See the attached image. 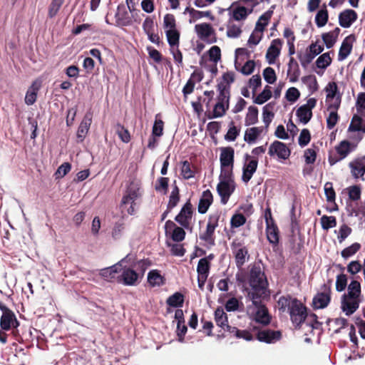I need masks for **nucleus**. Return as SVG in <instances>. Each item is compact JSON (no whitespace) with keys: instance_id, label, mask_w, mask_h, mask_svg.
Instances as JSON below:
<instances>
[{"instance_id":"nucleus-17","label":"nucleus","mask_w":365,"mask_h":365,"mask_svg":"<svg viewBox=\"0 0 365 365\" xmlns=\"http://www.w3.org/2000/svg\"><path fill=\"white\" fill-rule=\"evenodd\" d=\"M283 41L279 38H275L271 41L265 54V59L269 65L276 63L277 59L280 56Z\"/></svg>"},{"instance_id":"nucleus-40","label":"nucleus","mask_w":365,"mask_h":365,"mask_svg":"<svg viewBox=\"0 0 365 365\" xmlns=\"http://www.w3.org/2000/svg\"><path fill=\"white\" fill-rule=\"evenodd\" d=\"M329 19V14L327 9L326 5H323V6L317 11L315 16V24L316 25L321 28L324 26Z\"/></svg>"},{"instance_id":"nucleus-26","label":"nucleus","mask_w":365,"mask_h":365,"mask_svg":"<svg viewBox=\"0 0 365 365\" xmlns=\"http://www.w3.org/2000/svg\"><path fill=\"white\" fill-rule=\"evenodd\" d=\"M232 246L235 249L233 251L235 254V262L237 267H241L245 262L246 257L248 255L247 249L245 247H241V243L233 241Z\"/></svg>"},{"instance_id":"nucleus-59","label":"nucleus","mask_w":365,"mask_h":365,"mask_svg":"<svg viewBox=\"0 0 365 365\" xmlns=\"http://www.w3.org/2000/svg\"><path fill=\"white\" fill-rule=\"evenodd\" d=\"M301 74V71L299 66L294 67H288L287 76L289 77V82L295 83L298 81Z\"/></svg>"},{"instance_id":"nucleus-11","label":"nucleus","mask_w":365,"mask_h":365,"mask_svg":"<svg viewBox=\"0 0 365 365\" xmlns=\"http://www.w3.org/2000/svg\"><path fill=\"white\" fill-rule=\"evenodd\" d=\"M128 259H130V255H127L125 257L114 265L101 269L99 273L100 276L109 282L118 283L119 274L121 269V263L126 262Z\"/></svg>"},{"instance_id":"nucleus-27","label":"nucleus","mask_w":365,"mask_h":365,"mask_svg":"<svg viewBox=\"0 0 365 365\" xmlns=\"http://www.w3.org/2000/svg\"><path fill=\"white\" fill-rule=\"evenodd\" d=\"M326 92V102L327 106L333 104L336 100H339L341 104V96L338 91V86L335 82L329 83L324 88Z\"/></svg>"},{"instance_id":"nucleus-28","label":"nucleus","mask_w":365,"mask_h":365,"mask_svg":"<svg viewBox=\"0 0 365 365\" xmlns=\"http://www.w3.org/2000/svg\"><path fill=\"white\" fill-rule=\"evenodd\" d=\"M252 13L251 8H247L245 6H236L231 11L232 20L237 21H245L247 16Z\"/></svg>"},{"instance_id":"nucleus-58","label":"nucleus","mask_w":365,"mask_h":365,"mask_svg":"<svg viewBox=\"0 0 365 365\" xmlns=\"http://www.w3.org/2000/svg\"><path fill=\"white\" fill-rule=\"evenodd\" d=\"M63 1L64 0H52L48 8L49 18L52 19L57 14Z\"/></svg>"},{"instance_id":"nucleus-25","label":"nucleus","mask_w":365,"mask_h":365,"mask_svg":"<svg viewBox=\"0 0 365 365\" xmlns=\"http://www.w3.org/2000/svg\"><path fill=\"white\" fill-rule=\"evenodd\" d=\"M340 107L339 100H336L333 104L327 106L329 115L327 117V125L329 129H332L337 123L339 116L337 110Z\"/></svg>"},{"instance_id":"nucleus-56","label":"nucleus","mask_w":365,"mask_h":365,"mask_svg":"<svg viewBox=\"0 0 365 365\" xmlns=\"http://www.w3.org/2000/svg\"><path fill=\"white\" fill-rule=\"evenodd\" d=\"M262 79L259 75L252 76L248 81V87L252 89L253 96L255 95L257 88L261 86Z\"/></svg>"},{"instance_id":"nucleus-63","label":"nucleus","mask_w":365,"mask_h":365,"mask_svg":"<svg viewBox=\"0 0 365 365\" xmlns=\"http://www.w3.org/2000/svg\"><path fill=\"white\" fill-rule=\"evenodd\" d=\"M302 81L304 83L307 84L312 91L317 90L318 84L315 76L311 75L306 76L302 78Z\"/></svg>"},{"instance_id":"nucleus-33","label":"nucleus","mask_w":365,"mask_h":365,"mask_svg":"<svg viewBox=\"0 0 365 365\" xmlns=\"http://www.w3.org/2000/svg\"><path fill=\"white\" fill-rule=\"evenodd\" d=\"M340 33V29L336 27L334 30L322 35V40L327 48H331L336 42Z\"/></svg>"},{"instance_id":"nucleus-3","label":"nucleus","mask_w":365,"mask_h":365,"mask_svg":"<svg viewBox=\"0 0 365 365\" xmlns=\"http://www.w3.org/2000/svg\"><path fill=\"white\" fill-rule=\"evenodd\" d=\"M249 284L252 287V291L248 294L249 297L265 296L268 282L260 266L255 264L251 268Z\"/></svg>"},{"instance_id":"nucleus-37","label":"nucleus","mask_w":365,"mask_h":365,"mask_svg":"<svg viewBox=\"0 0 365 365\" xmlns=\"http://www.w3.org/2000/svg\"><path fill=\"white\" fill-rule=\"evenodd\" d=\"M165 278L157 269L151 270L148 274V282L152 287H160L165 284Z\"/></svg>"},{"instance_id":"nucleus-52","label":"nucleus","mask_w":365,"mask_h":365,"mask_svg":"<svg viewBox=\"0 0 365 365\" xmlns=\"http://www.w3.org/2000/svg\"><path fill=\"white\" fill-rule=\"evenodd\" d=\"M347 282L348 278L345 274L341 273L338 274L336 279V290L339 292L344 291L346 287H348Z\"/></svg>"},{"instance_id":"nucleus-43","label":"nucleus","mask_w":365,"mask_h":365,"mask_svg":"<svg viewBox=\"0 0 365 365\" xmlns=\"http://www.w3.org/2000/svg\"><path fill=\"white\" fill-rule=\"evenodd\" d=\"M166 303L170 307H181L184 303V295L177 292L167 299Z\"/></svg>"},{"instance_id":"nucleus-30","label":"nucleus","mask_w":365,"mask_h":365,"mask_svg":"<svg viewBox=\"0 0 365 365\" xmlns=\"http://www.w3.org/2000/svg\"><path fill=\"white\" fill-rule=\"evenodd\" d=\"M252 326L250 327V329H252ZM251 329H244L241 330L237 329L235 327H227V331L236 337L237 339H243L246 341H252L254 339L253 334L251 333Z\"/></svg>"},{"instance_id":"nucleus-35","label":"nucleus","mask_w":365,"mask_h":365,"mask_svg":"<svg viewBox=\"0 0 365 365\" xmlns=\"http://www.w3.org/2000/svg\"><path fill=\"white\" fill-rule=\"evenodd\" d=\"M242 34V25L235 23L231 19L227 24L226 35L230 38H237Z\"/></svg>"},{"instance_id":"nucleus-38","label":"nucleus","mask_w":365,"mask_h":365,"mask_svg":"<svg viewBox=\"0 0 365 365\" xmlns=\"http://www.w3.org/2000/svg\"><path fill=\"white\" fill-rule=\"evenodd\" d=\"M263 131L262 127H252L247 128L245 130L244 139L245 140L251 144L256 141L258 137L261 135Z\"/></svg>"},{"instance_id":"nucleus-51","label":"nucleus","mask_w":365,"mask_h":365,"mask_svg":"<svg viewBox=\"0 0 365 365\" xmlns=\"http://www.w3.org/2000/svg\"><path fill=\"white\" fill-rule=\"evenodd\" d=\"M181 175L185 179H190L194 177L195 170L192 169L190 163L185 160L181 165Z\"/></svg>"},{"instance_id":"nucleus-6","label":"nucleus","mask_w":365,"mask_h":365,"mask_svg":"<svg viewBox=\"0 0 365 365\" xmlns=\"http://www.w3.org/2000/svg\"><path fill=\"white\" fill-rule=\"evenodd\" d=\"M235 188L232 175H220V182L217 186L218 194L221 197L222 204H226Z\"/></svg>"},{"instance_id":"nucleus-24","label":"nucleus","mask_w":365,"mask_h":365,"mask_svg":"<svg viewBox=\"0 0 365 365\" xmlns=\"http://www.w3.org/2000/svg\"><path fill=\"white\" fill-rule=\"evenodd\" d=\"M184 14H188L190 16L189 23L192 24L202 18H207L211 21L215 20V16L210 11H198L193 8L187 7Z\"/></svg>"},{"instance_id":"nucleus-18","label":"nucleus","mask_w":365,"mask_h":365,"mask_svg":"<svg viewBox=\"0 0 365 365\" xmlns=\"http://www.w3.org/2000/svg\"><path fill=\"white\" fill-rule=\"evenodd\" d=\"M352 177L355 179L363 178L365 174V155L354 158L349 163Z\"/></svg>"},{"instance_id":"nucleus-21","label":"nucleus","mask_w":365,"mask_h":365,"mask_svg":"<svg viewBox=\"0 0 365 365\" xmlns=\"http://www.w3.org/2000/svg\"><path fill=\"white\" fill-rule=\"evenodd\" d=\"M357 13L352 9H345L339 14V24L343 28H349L357 19Z\"/></svg>"},{"instance_id":"nucleus-55","label":"nucleus","mask_w":365,"mask_h":365,"mask_svg":"<svg viewBox=\"0 0 365 365\" xmlns=\"http://www.w3.org/2000/svg\"><path fill=\"white\" fill-rule=\"evenodd\" d=\"M215 230H206L200 235V239L205 241L208 246L215 245Z\"/></svg>"},{"instance_id":"nucleus-45","label":"nucleus","mask_w":365,"mask_h":365,"mask_svg":"<svg viewBox=\"0 0 365 365\" xmlns=\"http://www.w3.org/2000/svg\"><path fill=\"white\" fill-rule=\"evenodd\" d=\"M293 299L289 294L280 297L277 301L279 310L282 312H289L292 307Z\"/></svg>"},{"instance_id":"nucleus-5","label":"nucleus","mask_w":365,"mask_h":365,"mask_svg":"<svg viewBox=\"0 0 365 365\" xmlns=\"http://www.w3.org/2000/svg\"><path fill=\"white\" fill-rule=\"evenodd\" d=\"M361 138L362 136H359L356 142H351L347 140H341L335 146V150L337 156L329 155L328 159L329 164L331 165H334L337 162L346 158L356 148L358 143Z\"/></svg>"},{"instance_id":"nucleus-29","label":"nucleus","mask_w":365,"mask_h":365,"mask_svg":"<svg viewBox=\"0 0 365 365\" xmlns=\"http://www.w3.org/2000/svg\"><path fill=\"white\" fill-rule=\"evenodd\" d=\"M92 122V116L90 113H87L85 115L83 119L82 120L77 131V138L83 141L85 137L86 136L91 124Z\"/></svg>"},{"instance_id":"nucleus-62","label":"nucleus","mask_w":365,"mask_h":365,"mask_svg":"<svg viewBox=\"0 0 365 365\" xmlns=\"http://www.w3.org/2000/svg\"><path fill=\"white\" fill-rule=\"evenodd\" d=\"M71 165L69 163H63L55 173L56 178H62L70 172Z\"/></svg>"},{"instance_id":"nucleus-44","label":"nucleus","mask_w":365,"mask_h":365,"mask_svg":"<svg viewBox=\"0 0 365 365\" xmlns=\"http://www.w3.org/2000/svg\"><path fill=\"white\" fill-rule=\"evenodd\" d=\"M210 267L211 263L208 262L207 258L200 259L197 266V275L208 277Z\"/></svg>"},{"instance_id":"nucleus-19","label":"nucleus","mask_w":365,"mask_h":365,"mask_svg":"<svg viewBox=\"0 0 365 365\" xmlns=\"http://www.w3.org/2000/svg\"><path fill=\"white\" fill-rule=\"evenodd\" d=\"M355 41L356 38L353 34L349 35L343 40L338 53L339 61H342L349 56L352 51L353 44Z\"/></svg>"},{"instance_id":"nucleus-7","label":"nucleus","mask_w":365,"mask_h":365,"mask_svg":"<svg viewBox=\"0 0 365 365\" xmlns=\"http://www.w3.org/2000/svg\"><path fill=\"white\" fill-rule=\"evenodd\" d=\"M288 312L292 324L296 328H300L307 317L306 306L297 298H294L292 307Z\"/></svg>"},{"instance_id":"nucleus-31","label":"nucleus","mask_w":365,"mask_h":365,"mask_svg":"<svg viewBox=\"0 0 365 365\" xmlns=\"http://www.w3.org/2000/svg\"><path fill=\"white\" fill-rule=\"evenodd\" d=\"M212 195L209 190L202 192L198 204V212L201 214L205 213L212 202Z\"/></svg>"},{"instance_id":"nucleus-1","label":"nucleus","mask_w":365,"mask_h":365,"mask_svg":"<svg viewBox=\"0 0 365 365\" xmlns=\"http://www.w3.org/2000/svg\"><path fill=\"white\" fill-rule=\"evenodd\" d=\"M362 298L360 282L356 279L351 280L347 287V291L341 297V311L346 316H351L359 309Z\"/></svg>"},{"instance_id":"nucleus-36","label":"nucleus","mask_w":365,"mask_h":365,"mask_svg":"<svg viewBox=\"0 0 365 365\" xmlns=\"http://www.w3.org/2000/svg\"><path fill=\"white\" fill-rule=\"evenodd\" d=\"M215 321L216 324L227 331V327H231L228 324V318L227 314L221 307H217L215 311Z\"/></svg>"},{"instance_id":"nucleus-9","label":"nucleus","mask_w":365,"mask_h":365,"mask_svg":"<svg viewBox=\"0 0 365 365\" xmlns=\"http://www.w3.org/2000/svg\"><path fill=\"white\" fill-rule=\"evenodd\" d=\"M235 150L232 147L221 148L220 161L221 166L220 174L232 175L234 165Z\"/></svg>"},{"instance_id":"nucleus-54","label":"nucleus","mask_w":365,"mask_h":365,"mask_svg":"<svg viewBox=\"0 0 365 365\" xmlns=\"http://www.w3.org/2000/svg\"><path fill=\"white\" fill-rule=\"evenodd\" d=\"M360 248L361 245L359 243L355 242L341 251V257L344 259H347L356 254L360 250Z\"/></svg>"},{"instance_id":"nucleus-46","label":"nucleus","mask_w":365,"mask_h":365,"mask_svg":"<svg viewBox=\"0 0 365 365\" xmlns=\"http://www.w3.org/2000/svg\"><path fill=\"white\" fill-rule=\"evenodd\" d=\"M258 121V109L255 106H250L245 117V125H254Z\"/></svg>"},{"instance_id":"nucleus-42","label":"nucleus","mask_w":365,"mask_h":365,"mask_svg":"<svg viewBox=\"0 0 365 365\" xmlns=\"http://www.w3.org/2000/svg\"><path fill=\"white\" fill-rule=\"evenodd\" d=\"M349 131H361L362 133H365V122L364 120L359 115H354L352 118L351 122L349 126Z\"/></svg>"},{"instance_id":"nucleus-23","label":"nucleus","mask_w":365,"mask_h":365,"mask_svg":"<svg viewBox=\"0 0 365 365\" xmlns=\"http://www.w3.org/2000/svg\"><path fill=\"white\" fill-rule=\"evenodd\" d=\"M228 108V97L226 96L225 91L222 90L218 97V102L213 109V117L220 118L225 115L226 110Z\"/></svg>"},{"instance_id":"nucleus-16","label":"nucleus","mask_w":365,"mask_h":365,"mask_svg":"<svg viewBox=\"0 0 365 365\" xmlns=\"http://www.w3.org/2000/svg\"><path fill=\"white\" fill-rule=\"evenodd\" d=\"M245 163L242 167V180L248 182L257 170L258 160L249 155L245 156Z\"/></svg>"},{"instance_id":"nucleus-4","label":"nucleus","mask_w":365,"mask_h":365,"mask_svg":"<svg viewBox=\"0 0 365 365\" xmlns=\"http://www.w3.org/2000/svg\"><path fill=\"white\" fill-rule=\"evenodd\" d=\"M0 310L2 315L0 318V327L2 330H12V334L16 335L20 323L14 312L8 308L4 303L0 302Z\"/></svg>"},{"instance_id":"nucleus-34","label":"nucleus","mask_w":365,"mask_h":365,"mask_svg":"<svg viewBox=\"0 0 365 365\" xmlns=\"http://www.w3.org/2000/svg\"><path fill=\"white\" fill-rule=\"evenodd\" d=\"M41 83L39 81H34L31 84V86L29 88L26 96H25V103L26 104L30 106L33 105L36 101L37 97V93L40 88Z\"/></svg>"},{"instance_id":"nucleus-60","label":"nucleus","mask_w":365,"mask_h":365,"mask_svg":"<svg viewBox=\"0 0 365 365\" xmlns=\"http://www.w3.org/2000/svg\"><path fill=\"white\" fill-rule=\"evenodd\" d=\"M262 74L265 81L269 84H273L277 81L276 73L271 67L264 68Z\"/></svg>"},{"instance_id":"nucleus-8","label":"nucleus","mask_w":365,"mask_h":365,"mask_svg":"<svg viewBox=\"0 0 365 365\" xmlns=\"http://www.w3.org/2000/svg\"><path fill=\"white\" fill-rule=\"evenodd\" d=\"M332 279H329L324 284L322 292L317 293L313 298L312 304L314 309H324L328 306L331 301Z\"/></svg>"},{"instance_id":"nucleus-47","label":"nucleus","mask_w":365,"mask_h":365,"mask_svg":"<svg viewBox=\"0 0 365 365\" xmlns=\"http://www.w3.org/2000/svg\"><path fill=\"white\" fill-rule=\"evenodd\" d=\"M272 93L271 88L269 86H266L263 91L254 99V103L259 105L264 103L271 98Z\"/></svg>"},{"instance_id":"nucleus-20","label":"nucleus","mask_w":365,"mask_h":365,"mask_svg":"<svg viewBox=\"0 0 365 365\" xmlns=\"http://www.w3.org/2000/svg\"><path fill=\"white\" fill-rule=\"evenodd\" d=\"M192 215V205L190 202H187L181 209L180 213L176 216L175 220L180 225L187 227L190 225Z\"/></svg>"},{"instance_id":"nucleus-50","label":"nucleus","mask_w":365,"mask_h":365,"mask_svg":"<svg viewBox=\"0 0 365 365\" xmlns=\"http://www.w3.org/2000/svg\"><path fill=\"white\" fill-rule=\"evenodd\" d=\"M263 35L264 34L262 31L255 29L248 38V46L250 47L257 46L262 40Z\"/></svg>"},{"instance_id":"nucleus-22","label":"nucleus","mask_w":365,"mask_h":365,"mask_svg":"<svg viewBox=\"0 0 365 365\" xmlns=\"http://www.w3.org/2000/svg\"><path fill=\"white\" fill-rule=\"evenodd\" d=\"M140 196V183L138 181H133L128 187L126 193L123 197V204L135 201Z\"/></svg>"},{"instance_id":"nucleus-13","label":"nucleus","mask_w":365,"mask_h":365,"mask_svg":"<svg viewBox=\"0 0 365 365\" xmlns=\"http://www.w3.org/2000/svg\"><path fill=\"white\" fill-rule=\"evenodd\" d=\"M268 154L271 157H277L279 160H287L291 155V150L284 143L274 140L269 145Z\"/></svg>"},{"instance_id":"nucleus-32","label":"nucleus","mask_w":365,"mask_h":365,"mask_svg":"<svg viewBox=\"0 0 365 365\" xmlns=\"http://www.w3.org/2000/svg\"><path fill=\"white\" fill-rule=\"evenodd\" d=\"M250 52L245 48H238L235 51V68L237 69L240 66L250 60Z\"/></svg>"},{"instance_id":"nucleus-53","label":"nucleus","mask_w":365,"mask_h":365,"mask_svg":"<svg viewBox=\"0 0 365 365\" xmlns=\"http://www.w3.org/2000/svg\"><path fill=\"white\" fill-rule=\"evenodd\" d=\"M163 29L165 31L177 29L176 20L174 15L167 14L163 18Z\"/></svg>"},{"instance_id":"nucleus-49","label":"nucleus","mask_w":365,"mask_h":365,"mask_svg":"<svg viewBox=\"0 0 365 365\" xmlns=\"http://www.w3.org/2000/svg\"><path fill=\"white\" fill-rule=\"evenodd\" d=\"M255 68V62L254 60H247L240 66L236 71L242 73L243 75L248 76L253 73Z\"/></svg>"},{"instance_id":"nucleus-10","label":"nucleus","mask_w":365,"mask_h":365,"mask_svg":"<svg viewBox=\"0 0 365 365\" xmlns=\"http://www.w3.org/2000/svg\"><path fill=\"white\" fill-rule=\"evenodd\" d=\"M195 31L200 40L207 43H213L217 41L215 31L210 24L201 23L196 24Z\"/></svg>"},{"instance_id":"nucleus-61","label":"nucleus","mask_w":365,"mask_h":365,"mask_svg":"<svg viewBox=\"0 0 365 365\" xmlns=\"http://www.w3.org/2000/svg\"><path fill=\"white\" fill-rule=\"evenodd\" d=\"M209 58L214 63H217L221 59V50L219 46H213L208 51Z\"/></svg>"},{"instance_id":"nucleus-39","label":"nucleus","mask_w":365,"mask_h":365,"mask_svg":"<svg viewBox=\"0 0 365 365\" xmlns=\"http://www.w3.org/2000/svg\"><path fill=\"white\" fill-rule=\"evenodd\" d=\"M273 14V10L269 9L262 14L258 19L255 29L262 31L264 34L266 26L268 25Z\"/></svg>"},{"instance_id":"nucleus-2","label":"nucleus","mask_w":365,"mask_h":365,"mask_svg":"<svg viewBox=\"0 0 365 365\" xmlns=\"http://www.w3.org/2000/svg\"><path fill=\"white\" fill-rule=\"evenodd\" d=\"M264 297H249L252 304L247 306L246 312L251 320L262 325H268L271 322V317L268 309L262 302L261 299Z\"/></svg>"},{"instance_id":"nucleus-12","label":"nucleus","mask_w":365,"mask_h":365,"mask_svg":"<svg viewBox=\"0 0 365 365\" xmlns=\"http://www.w3.org/2000/svg\"><path fill=\"white\" fill-rule=\"evenodd\" d=\"M250 329L252 331H257L256 339L262 342L272 344L279 341L282 337V333L280 331H274L271 329L260 330L257 326H252V328Z\"/></svg>"},{"instance_id":"nucleus-64","label":"nucleus","mask_w":365,"mask_h":365,"mask_svg":"<svg viewBox=\"0 0 365 365\" xmlns=\"http://www.w3.org/2000/svg\"><path fill=\"white\" fill-rule=\"evenodd\" d=\"M116 132L121 139V140L124 143H128L130 140V136L128 130L125 129L123 126L120 125H117L116 126Z\"/></svg>"},{"instance_id":"nucleus-14","label":"nucleus","mask_w":365,"mask_h":365,"mask_svg":"<svg viewBox=\"0 0 365 365\" xmlns=\"http://www.w3.org/2000/svg\"><path fill=\"white\" fill-rule=\"evenodd\" d=\"M317 100L311 98L307 103L301 106L296 111V115L299 121L303 124H307L312 117V109L316 106Z\"/></svg>"},{"instance_id":"nucleus-48","label":"nucleus","mask_w":365,"mask_h":365,"mask_svg":"<svg viewBox=\"0 0 365 365\" xmlns=\"http://www.w3.org/2000/svg\"><path fill=\"white\" fill-rule=\"evenodd\" d=\"M330 53L331 52H327L317 58L315 64L318 68L325 69L331 63L332 58Z\"/></svg>"},{"instance_id":"nucleus-57","label":"nucleus","mask_w":365,"mask_h":365,"mask_svg":"<svg viewBox=\"0 0 365 365\" xmlns=\"http://www.w3.org/2000/svg\"><path fill=\"white\" fill-rule=\"evenodd\" d=\"M346 190L350 200L356 201L360 199L361 190L359 185L349 186Z\"/></svg>"},{"instance_id":"nucleus-41","label":"nucleus","mask_w":365,"mask_h":365,"mask_svg":"<svg viewBox=\"0 0 365 365\" xmlns=\"http://www.w3.org/2000/svg\"><path fill=\"white\" fill-rule=\"evenodd\" d=\"M168 42L171 48H178L180 42V31L178 29L165 31Z\"/></svg>"},{"instance_id":"nucleus-15","label":"nucleus","mask_w":365,"mask_h":365,"mask_svg":"<svg viewBox=\"0 0 365 365\" xmlns=\"http://www.w3.org/2000/svg\"><path fill=\"white\" fill-rule=\"evenodd\" d=\"M139 277V274L134 269L126 266L123 267V263H121L118 284H123L125 286H135L138 283Z\"/></svg>"}]
</instances>
